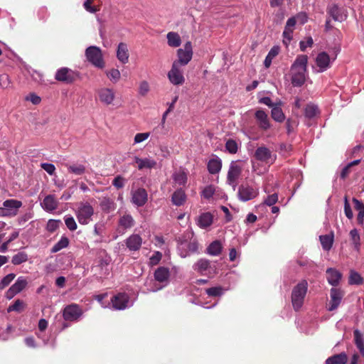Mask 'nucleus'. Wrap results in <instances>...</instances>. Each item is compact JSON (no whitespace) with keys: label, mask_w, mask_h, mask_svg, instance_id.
Returning a JSON list of instances; mask_svg holds the SVG:
<instances>
[{"label":"nucleus","mask_w":364,"mask_h":364,"mask_svg":"<svg viewBox=\"0 0 364 364\" xmlns=\"http://www.w3.org/2000/svg\"><path fill=\"white\" fill-rule=\"evenodd\" d=\"M167 43L170 47L177 48L181 44V38L176 32L171 31L166 35Z\"/></svg>","instance_id":"obj_37"},{"label":"nucleus","mask_w":364,"mask_h":364,"mask_svg":"<svg viewBox=\"0 0 364 364\" xmlns=\"http://www.w3.org/2000/svg\"><path fill=\"white\" fill-rule=\"evenodd\" d=\"M26 304L23 300L16 299L14 303L7 308V312L16 311L20 313L24 310Z\"/></svg>","instance_id":"obj_43"},{"label":"nucleus","mask_w":364,"mask_h":364,"mask_svg":"<svg viewBox=\"0 0 364 364\" xmlns=\"http://www.w3.org/2000/svg\"><path fill=\"white\" fill-rule=\"evenodd\" d=\"M94 208L88 202H81L75 210L76 218L81 225H87L92 220Z\"/></svg>","instance_id":"obj_3"},{"label":"nucleus","mask_w":364,"mask_h":364,"mask_svg":"<svg viewBox=\"0 0 364 364\" xmlns=\"http://www.w3.org/2000/svg\"><path fill=\"white\" fill-rule=\"evenodd\" d=\"M215 192V188L213 186L210 185L205 186L201 192V197L205 199H210L213 197Z\"/></svg>","instance_id":"obj_53"},{"label":"nucleus","mask_w":364,"mask_h":364,"mask_svg":"<svg viewBox=\"0 0 364 364\" xmlns=\"http://www.w3.org/2000/svg\"><path fill=\"white\" fill-rule=\"evenodd\" d=\"M314 44L313 38L311 36H309L304 41H301L299 42V48L301 51H305L307 48L312 47Z\"/></svg>","instance_id":"obj_59"},{"label":"nucleus","mask_w":364,"mask_h":364,"mask_svg":"<svg viewBox=\"0 0 364 364\" xmlns=\"http://www.w3.org/2000/svg\"><path fill=\"white\" fill-rule=\"evenodd\" d=\"M307 289L306 280H302L294 287L291 292V303L294 310L298 311L302 306Z\"/></svg>","instance_id":"obj_2"},{"label":"nucleus","mask_w":364,"mask_h":364,"mask_svg":"<svg viewBox=\"0 0 364 364\" xmlns=\"http://www.w3.org/2000/svg\"><path fill=\"white\" fill-rule=\"evenodd\" d=\"M112 309L114 310H124L133 306L134 301H131L126 293H119L111 299Z\"/></svg>","instance_id":"obj_6"},{"label":"nucleus","mask_w":364,"mask_h":364,"mask_svg":"<svg viewBox=\"0 0 364 364\" xmlns=\"http://www.w3.org/2000/svg\"><path fill=\"white\" fill-rule=\"evenodd\" d=\"M222 251V245L220 241L215 240L207 248V253L212 256H218Z\"/></svg>","instance_id":"obj_39"},{"label":"nucleus","mask_w":364,"mask_h":364,"mask_svg":"<svg viewBox=\"0 0 364 364\" xmlns=\"http://www.w3.org/2000/svg\"><path fill=\"white\" fill-rule=\"evenodd\" d=\"M134 161L137 164V167L139 170H142L144 168H153L156 166V161L151 158H144L141 159L138 156H135L134 158Z\"/></svg>","instance_id":"obj_29"},{"label":"nucleus","mask_w":364,"mask_h":364,"mask_svg":"<svg viewBox=\"0 0 364 364\" xmlns=\"http://www.w3.org/2000/svg\"><path fill=\"white\" fill-rule=\"evenodd\" d=\"M147 199V192L144 188H137L132 193V201L138 207L143 206L146 203Z\"/></svg>","instance_id":"obj_20"},{"label":"nucleus","mask_w":364,"mask_h":364,"mask_svg":"<svg viewBox=\"0 0 364 364\" xmlns=\"http://www.w3.org/2000/svg\"><path fill=\"white\" fill-rule=\"evenodd\" d=\"M60 223V220L50 219L47 223L46 230L48 232H53L58 228Z\"/></svg>","instance_id":"obj_57"},{"label":"nucleus","mask_w":364,"mask_h":364,"mask_svg":"<svg viewBox=\"0 0 364 364\" xmlns=\"http://www.w3.org/2000/svg\"><path fill=\"white\" fill-rule=\"evenodd\" d=\"M55 79L65 83H71L73 81L72 70L68 68H61L56 71Z\"/></svg>","instance_id":"obj_24"},{"label":"nucleus","mask_w":364,"mask_h":364,"mask_svg":"<svg viewBox=\"0 0 364 364\" xmlns=\"http://www.w3.org/2000/svg\"><path fill=\"white\" fill-rule=\"evenodd\" d=\"M172 179L176 185L184 186L188 181L187 173L183 169L177 170L173 173Z\"/></svg>","instance_id":"obj_31"},{"label":"nucleus","mask_w":364,"mask_h":364,"mask_svg":"<svg viewBox=\"0 0 364 364\" xmlns=\"http://www.w3.org/2000/svg\"><path fill=\"white\" fill-rule=\"evenodd\" d=\"M319 239L323 249L326 251L330 250L333 242V234L321 235Z\"/></svg>","instance_id":"obj_41"},{"label":"nucleus","mask_w":364,"mask_h":364,"mask_svg":"<svg viewBox=\"0 0 364 364\" xmlns=\"http://www.w3.org/2000/svg\"><path fill=\"white\" fill-rule=\"evenodd\" d=\"M207 167L210 173H218L222 168V161L218 157L213 158L209 160Z\"/></svg>","instance_id":"obj_33"},{"label":"nucleus","mask_w":364,"mask_h":364,"mask_svg":"<svg viewBox=\"0 0 364 364\" xmlns=\"http://www.w3.org/2000/svg\"><path fill=\"white\" fill-rule=\"evenodd\" d=\"M242 163L240 161H232L228 172V183L235 188L237 185V181L242 173Z\"/></svg>","instance_id":"obj_9"},{"label":"nucleus","mask_w":364,"mask_h":364,"mask_svg":"<svg viewBox=\"0 0 364 364\" xmlns=\"http://www.w3.org/2000/svg\"><path fill=\"white\" fill-rule=\"evenodd\" d=\"M42 208L46 212H53L58 207V201L54 195L46 196L41 203Z\"/></svg>","instance_id":"obj_23"},{"label":"nucleus","mask_w":364,"mask_h":364,"mask_svg":"<svg viewBox=\"0 0 364 364\" xmlns=\"http://www.w3.org/2000/svg\"><path fill=\"white\" fill-rule=\"evenodd\" d=\"M279 47L277 46H273L270 49L264 61V65L266 68L270 67L272 60L279 54Z\"/></svg>","instance_id":"obj_38"},{"label":"nucleus","mask_w":364,"mask_h":364,"mask_svg":"<svg viewBox=\"0 0 364 364\" xmlns=\"http://www.w3.org/2000/svg\"><path fill=\"white\" fill-rule=\"evenodd\" d=\"M82 310L77 304L67 306L63 310V318L65 321H75L82 316Z\"/></svg>","instance_id":"obj_15"},{"label":"nucleus","mask_w":364,"mask_h":364,"mask_svg":"<svg viewBox=\"0 0 364 364\" xmlns=\"http://www.w3.org/2000/svg\"><path fill=\"white\" fill-rule=\"evenodd\" d=\"M354 336L355 345L362 355L364 356V338L358 330L354 331Z\"/></svg>","instance_id":"obj_46"},{"label":"nucleus","mask_w":364,"mask_h":364,"mask_svg":"<svg viewBox=\"0 0 364 364\" xmlns=\"http://www.w3.org/2000/svg\"><path fill=\"white\" fill-rule=\"evenodd\" d=\"M327 12L336 21H344L348 17L347 11L336 4L328 6Z\"/></svg>","instance_id":"obj_14"},{"label":"nucleus","mask_w":364,"mask_h":364,"mask_svg":"<svg viewBox=\"0 0 364 364\" xmlns=\"http://www.w3.org/2000/svg\"><path fill=\"white\" fill-rule=\"evenodd\" d=\"M327 280L332 286H336L341 279V274L335 269L328 268L326 270Z\"/></svg>","instance_id":"obj_34"},{"label":"nucleus","mask_w":364,"mask_h":364,"mask_svg":"<svg viewBox=\"0 0 364 364\" xmlns=\"http://www.w3.org/2000/svg\"><path fill=\"white\" fill-rule=\"evenodd\" d=\"M127 247L131 252L139 250L142 245V238L138 234H132L125 240Z\"/></svg>","instance_id":"obj_22"},{"label":"nucleus","mask_w":364,"mask_h":364,"mask_svg":"<svg viewBox=\"0 0 364 364\" xmlns=\"http://www.w3.org/2000/svg\"><path fill=\"white\" fill-rule=\"evenodd\" d=\"M225 149L231 154H236L238 150V144L233 139H228L225 143Z\"/></svg>","instance_id":"obj_50"},{"label":"nucleus","mask_w":364,"mask_h":364,"mask_svg":"<svg viewBox=\"0 0 364 364\" xmlns=\"http://www.w3.org/2000/svg\"><path fill=\"white\" fill-rule=\"evenodd\" d=\"M334 60L335 58L331 59L326 52H320L315 58V65L312 67L314 73H321L326 71L331 68Z\"/></svg>","instance_id":"obj_5"},{"label":"nucleus","mask_w":364,"mask_h":364,"mask_svg":"<svg viewBox=\"0 0 364 364\" xmlns=\"http://www.w3.org/2000/svg\"><path fill=\"white\" fill-rule=\"evenodd\" d=\"M198 248V242L195 239L189 242L182 241L178 245V254L183 258L197 252Z\"/></svg>","instance_id":"obj_12"},{"label":"nucleus","mask_w":364,"mask_h":364,"mask_svg":"<svg viewBox=\"0 0 364 364\" xmlns=\"http://www.w3.org/2000/svg\"><path fill=\"white\" fill-rule=\"evenodd\" d=\"M150 136L149 132L138 133L135 135L134 139V144L141 143L146 140Z\"/></svg>","instance_id":"obj_61"},{"label":"nucleus","mask_w":364,"mask_h":364,"mask_svg":"<svg viewBox=\"0 0 364 364\" xmlns=\"http://www.w3.org/2000/svg\"><path fill=\"white\" fill-rule=\"evenodd\" d=\"M187 199L185 191L182 188L176 189L172 194L171 202L176 206L183 205Z\"/></svg>","instance_id":"obj_30"},{"label":"nucleus","mask_w":364,"mask_h":364,"mask_svg":"<svg viewBox=\"0 0 364 364\" xmlns=\"http://www.w3.org/2000/svg\"><path fill=\"white\" fill-rule=\"evenodd\" d=\"M255 118L259 127L264 131L269 129L271 127L268 114L262 109H258L255 113Z\"/></svg>","instance_id":"obj_18"},{"label":"nucleus","mask_w":364,"mask_h":364,"mask_svg":"<svg viewBox=\"0 0 364 364\" xmlns=\"http://www.w3.org/2000/svg\"><path fill=\"white\" fill-rule=\"evenodd\" d=\"M66 167L70 173L76 176H82L86 171V167L82 164L74 163L71 164H66Z\"/></svg>","instance_id":"obj_35"},{"label":"nucleus","mask_w":364,"mask_h":364,"mask_svg":"<svg viewBox=\"0 0 364 364\" xmlns=\"http://www.w3.org/2000/svg\"><path fill=\"white\" fill-rule=\"evenodd\" d=\"M69 245V240L65 236H62L60 240L55 243L51 249L52 253H55L67 247Z\"/></svg>","instance_id":"obj_42"},{"label":"nucleus","mask_w":364,"mask_h":364,"mask_svg":"<svg viewBox=\"0 0 364 364\" xmlns=\"http://www.w3.org/2000/svg\"><path fill=\"white\" fill-rule=\"evenodd\" d=\"M10 79L7 74H2L0 75V86L5 89L9 87L10 85Z\"/></svg>","instance_id":"obj_64"},{"label":"nucleus","mask_w":364,"mask_h":364,"mask_svg":"<svg viewBox=\"0 0 364 364\" xmlns=\"http://www.w3.org/2000/svg\"><path fill=\"white\" fill-rule=\"evenodd\" d=\"M170 277V271L169 269L165 267H159L154 272V279L156 281L160 283H165L166 285L168 282V279Z\"/></svg>","instance_id":"obj_26"},{"label":"nucleus","mask_w":364,"mask_h":364,"mask_svg":"<svg viewBox=\"0 0 364 364\" xmlns=\"http://www.w3.org/2000/svg\"><path fill=\"white\" fill-rule=\"evenodd\" d=\"M3 205L9 217H14L17 215L18 209L22 206V202L15 199H8L4 201Z\"/></svg>","instance_id":"obj_21"},{"label":"nucleus","mask_w":364,"mask_h":364,"mask_svg":"<svg viewBox=\"0 0 364 364\" xmlns=\"http://www.w3.org/2000/svg\"><path fill=\"white\" fill-rule=\"evenodd\" d=\"M28 259V255L24 252H19L12 257L11 262L14 265H18L26 262Z\"/></svg>","instance_id":"obj_45"},{"label":"nucleus","mask_w":364,"mask_h":364,"mask_svg":"<svg viewBox=\"0 0 364 364\" xmlns=\"http://www.w3.org/2000/svg\"><path fill=\"white\" fill-rule=\"evenodd\" d=\"M177 56L178 60L173 61V63H177L178 65L185 66L191 60L193 56V48L192 44L190 41H188L184 44L183 48H179L177 50Z\"/></svg>","instance_id":"obj_8"},{"label":"nucleus","mask_w":364,"mask_h":364,"mask_svg":"<svg viewBox=\"0 0 364 364\" xmlns=\"http://www.w3.org/2000/svg\"><path fill=\"white\" fill-rule=\"evenodd\" d=\"M100 207L102 210L109 212L114 209V203L109 198H104L100 202Z\"/></svg>","instance_id":"obj_55"},{"label":"nucleus","mask_w":364,"mask_h":364,"mask_svg":"<svg viewBox=\"0 0 364 364\" xmlns=\"http://www.w3.org/2000/svg\"><path fill=\"white\" fill-rule=\"evenodd\" d=\"M296 25L295 17L289 18L287 23L283 31V43L288 46L293 38V31Z\"/></svg>","instance_id":"obj_17"},{"label":"nucleus","mask_w":364,"mask_h":364,"mask_svg":"<svg viewBox=\"0 0 364 364\" xmlns=\"http://www.w3.org/2000/svg\"><path fill=\"white\" fill-rule=\"evenodd\" d=\"M119 225L124 229H129L134 225V220L129 214L124 215L119 220Z\"/></svg>","instance_id":"obj_40"},{"label":"nucleus","mask_w":364,"mask_h":364,"mask_svg":"<svg viewBox=\"0 0 364 364\" xmlns=\"http://www.w3.org/2000/svg\"><path fill=\"white\" fill-rule=\"evenodd\" d=\"M85 57L89 63L97 68L102 69L105 66L102 52L100 48L91 46L85 50Z\"/></svg>","instance_id":"obj_4"},{"label":"nucleus","mask_w":364,"mask_h":364,"mask_svg":"<svg viewBox=\"0 0 364 364\" xmlns=\"http://www.w3.org/2000/svg\"><path fill=\"white\" fill-rule=\"evenodd\" d=\"M318 113V108L314 104L307 105L305 108V116L308 118H313Z\"/></svg>","instance_id":"obj_48"},{"label":"nucleus","mask_w":364,"mask_h":364,"mask_svg":"<svg viewBox=\"0 0 364 364\" xmlns=\"http://www.w3.org/2000/svg\"><path fill=\"white\" fill-rule=\"evenodd\" d=\"M343 294V292L336 288H332L330 291L331 301L328 310L329 311H334L340 305Z\"/></svg>","instance_id":"obj_19"},{"label":"nucleus","mask_w":364,"mask_h":364,"mask_svg":"<svg viewBox=\"0 0 364 364\" xmlns=\"http://www.w3.org/2000/svg\"><path fill=\"white\" fill-rule=\"evenodd\" d=\"M350 235L354 245L355 249L358 250L360 247V235L358 230L356 229L351 230L350 231Z\"/></svg>","instance_id":"obj_56"},{"label":"nucleus","mask_w":364,"mask_h":364,"mask_svg":"<svg viewBox=\"0 0 364 364\" xmlns=\"http://www.w3.org/2000/svg\"><path fill=\"white\" fill-rule=\"evenodd\" d=\"M15 274L11 273L5 276L0 282V289H3L8 286L15 278Z\"/></svg>","instance_id":"obj_58"},{"label":"nucleus","mask_w":364,"mask_h":364,"mask_svg":"<svg viewBox=\"0 0 364 364\" xmlns=\"http://www.w3.org/2000/svg\"><path fill=\"white\" fill-rule=\"evenodd\" d=\"M169 82L175 86L182 85L185 82L183 70L177 63H173L171 70L167 73Z\"/></svg>","instance_id":"obj_7"},{"label":"nucleus","mask_w":364,"mask_h":364,"mask_svg":"<svg viewBox=\"0 0 364 364\" xmlns=\"http://www.w3.org/2000/svg\"><path fill=\"white\" fill-rule=\"evenodd\" d=\"M150 91L149 83L146 80H142L139 84L138 93L141 97H145Z\"/></svg>","instance_id":"obj_47"},{"label":"nucleus","mask_w":364,"mask_h":364,"mask_svg":"<svg viewBox=\"0 0 364 364\" xmlns=\"http://www.w3.org/2000/svg\"><path fill=\"white\" fill-rule=\"evenodd\" d=\"M348 362V356L345 353L334 355L328 358L326 364H346Z\"/></svg>","instance_id":"obj_36"},{"label":"nucleus","mask_w":364,"mask_h":364,"mask_svg":"<svg viewBox=\"0 0 364 364\" xmlns=\"http://www.w3.org/2000/svg\"><path fill=\"white\" fill-rule=\"evenodd\" d=\"M205 291L210 296H220L223 294L224 289L221 287H214L206 289Z\"/></svg>","instance_id":"obj_54"},{"label":"nucleus","mask_w":364,"mask_h":364,"mask_svg":"<svg viewBox=\"0 0 364 364\" xmlns=\"http://www.w3.org/2000/svg\"><path fill=\"white\" fill-rule=\"evenodd\" d=\"M363 282L362 277L355 271L351 270L349 277L350 284H360Z\"/></svg>","instance_id":"obj_51"},{"label":"nucleus","mask_w":364,"mask_h":364,"mask_svg":"<svg viewBox=\"0 0 364 364\" xmlns=\"http://www.w3.org/2000/svg\"><path fill=\"white\" fill-rule=\"evenodd\" d=\"M25 100L31 102L32 104L37 105L41 102V98L36 94L32 92L25 97Z\"/></svg>","instance_id":"obj_60"},{"label":"nucleus","mask_w":364,"mask_h":364,"mask_svg":"<svg viewBox=\"0 0 364 364\" xmlns=\"http://www.w3.org/2000/svg\"><path fill=\"white\" fill-rule=\"evenodd\" d=\"M27 285V280L23 277H19L15 283L7 290L6 297L11 299L15 295L20 293Z\"/></svg>","instance_id":"obj_16"},{"label":"nucleus","mask_w":364,"mask_h":364,"mask_svg":"<svg viewBox=\"0 0 364 364\" xmlns=\"http://www.w3.org/2000/svg\"><path fill=\"white\" fill-rule=\"evenodd\" d=\"M129 51L127 45L124 43H119L117 50V58L122 64H126L129 61Z\"/></svg>","instance_id":"obj_28"},{"label":"nucleus","mask_w":364,"mask_h":364,"mask_svg":"<svg viewBox=\"0 0 364 364\" xmlns=\"http://www.w3.org/2000/svg\"><path fill=\"white\" fill-rule=\"evenodd\" d=\"M107 77L112 83H117L121 78V73L118 69L112 68L105 72Z\"/></svg>","instance_id":"obj_44"},{"label":"nucleus","mask_w":364,"mask_h":364,"mask_svg":"<svg viewBox=\"0 0 364 364\" xmlns=\"http://www.w3.org/2000/svg\"><path fill=\"white\" fill-rule=\"evenodd\" d=\"M237 195L240 200L247 202L255 198L259 195V188L248 184H243L239 187Z\"/></svg>","instance_id":"obj_11"},{"label":"nucleus","mask_w":364,"mask_h":364,"mask_svg":"<svg viewBox=\"0 0 364 364\" xmlns=\"http://www.w3.org/2000/svg\"><path fill=\"white\" fill-rule=\"evenodd\" d=\"M65 224L70 231H75L77 228V223L72 215H66L64 217Z\"/></svg>","instance_id":"obj_49"},{"label":"nucleus","mask_w":364,"mask_h":364,"mask_svg":"<svg viewBox=\"0 0 364 364\" xmlns=\"http://www.w3.org/2000/svg\"><path fill=\"white\" fill-rule=\"evenodd\" d=\"M278 200V195L277 193H273L272 195H269L264 200V203L268 206H272L274 205Z\"/></svg>","instance_id":"obj_62"},{"label":"nucleus","mask_w":364,"mask_h":364,"mask_svg":"<svg viewBox=\"0 0 364 364\" xmlns=\"http://www.w3.org/2000/svg\"><path fill=\"white\" fill-rule=\"evenodd\" d=\"M100 102L105 105H112L116 98V92L109 87H102L97 90Z\"/></svg>","instance_id":"obj_13"},{"label":"nucleus","mask_w":364,"mask_h":364,"mask_svg":"<svg viewBox=\"0 0 364 364\" xmlns=\"http://www.w3.org/2000/svg\"><path fill=\"white\" fill-rule=\"evenodd\" d=\"M255 157L257 160L269 166L273 164L277 159V155L272 154L270 149L266 146L257 148L255 152Z\"/></svg>","instance_id":"obj_10"},{"label":"nucleus","mask_w":364,"mask_h":364,"mask_svg":"<svg viewBox=\"0 0 364 364\" xmlns=\"http://www.w3.org/2000/svg\"><path fill=\"white\" fill-rule=\"evenodd\" d=\"M213 221V215L209 212H206L201 213L198 217V218L196 219V224L199 228L202 229H205L212 225Z\"/></svg>","instance_id":"obj_27"},{"label":"nucleus","mask_w":364,"mask_h":364,"mask_svg":"<svg viewBox=\"0 0 364 364\" xmlns=\"http://www.w3.org/2000/svg\"><path fill=\"white\" fill-rule=\"evenodd\" d=\"M282 104L281 101L277 102L271 110L272 118L278 122H282L285 119V115L281 108Z\"/></svg>","instance_id":"obj_32"},{"label":"nucleus","mask_w":364,"mask_h":364,"mask_svg":"<svg viewBox=\"0 0 364 364\" xmlns=\"http://www.w3.org/2000/svg\"><path fill=\"white\" fill-rule=\"evenodd\" d=\"M18 231H14L12 232L9 238L0 246V252H6L8 250L9 244L13 240H16L18 237Z\"/></svg>","instance_id":"obj_52"},{"label":"nucleus","mask_w":364,"mask_h":364,"mask_svg":"<svg viewBox=\"0 0 364 364\" xmlns=\"http://www.w3.org/2000/svg\"><path fill=\"white\" fill-rule=\"evenodd\" d=\"M41 168L46 171L49 175L53 176L55 171V166L53 164L42 163Z\"/></svg>","instance_id":"obj_63"},{"label":"nucleus","mask_w":364,"mask_h":364,"mask_svg":"<svg viewBox=\"0 0 364 364\" xmlns=\"http://www.w3.org/2000/svg\"><path fill=\"white\" fill-rule=\"evenodd\" d=\"M195 271L200 274L207 275L211 272V267L209 260L206 259H200L193 266Z\"/></svg>","instance_id":"obj_25"},{"label":"nucleus","mask_w":364,"mask_h":364,"mask_svg":"<svg viewBox=\"0 0 364 364\" xmlns=\"http://www.w3.org/2000/svg\"><path fill=\"white\" fill-rule=\"evenodd\" d=\"M308 57L299 55L290 68L291 82L294 87H301L306 82Z\"/></svg>","instance_id":"obj_1"}]
</instances>
